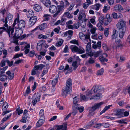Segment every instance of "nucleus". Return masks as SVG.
<instances>
[{"instance_id":"49530a36","label":"nucleus","mask_w":130,"mask_h":130,"mask_svg":"<svg viewBox=\"0 0 130 130\" xmlns=\"http://www.w3.org/2000/svg\"><path fill=\"white\" fill-rule=\"evenodd\" d=\"M49 19V15L47 14H45L43 17V21H48Z\"/></svg>"},{"instance_id":"338daca9","label":"nucleus","mask_w":130,"mask_h":130,"mask_svg":"<svg viewBox=\"0 0 130 130\" xmlns=\"http://www.w3.org/2000/svg\"><path fill=\"white\" fill-rule=\"evenodd\" d=\"M89 5L87 3H85L83 4V8L85 9H86L88 7Z\"/></svg>"},{"instance_id":"ddd939ff","label":"nucleus","mask_w":130,"mask_h":130,"mask_svg":"<svg viewBox=\"0 0 130 130\" xmlns=\"http://www.w3.org/2000/svg\"><path fill=\"white\" fill-rule=\"evenodd\" d=\"M79 100V98L78 96H75L73 98V106L74 107L80 106V104L77 103Z\"/></svg>"},{"instance_id":"a19ab883","label":"nucleus","mask_w":130,"mask_h":130,"mask_svg":"<svg viewBox=\"0 0 130 130\" xmlns=\"http://www.w3.org/2000/svg\"><path fill=\"white\" fill-rule=\"evenodd\" d=\"M39 114L40 116V118H41V119H45V117L44 116V112L43 110H41L40 111Z\"/></svg>"},{"instance_id":"1a4fd4ad","label":"nucleus","mask_w":130,"mask_h":130,"mask_svg":"<svg viewBox=\"0 0 130 130\" xmlns=\"http://www.w3.org/2000/svg\"><path fill=\"white\" fill-rule=\"evenodd\" d=\"M13 18V15L9 13L7 14L6 18L5 20L4 19H2V20L4 23H5L4 24V26H8L7 24L8 21H9L11 20Z\"/></svg>"},{"instance_id":"f8f14e48","label":"nucleus","mask_w":130,"mask_h":130,"mask_svg":"<svg viewBox=\"0 0 130 130\" xmlns=\"http://www.w3.org/2000/svg\"><path fill=\"white\" fill-rule=\"evenodd\" d=\"M123 109H122L117 110L115 111L116 112L115 113V115L119 118L122 117L123 116Z\"/></svg>"},{"instance_id":"393cba45","label":"nucleus","mask_w":130,"mask_h":130,"mask_svg":"<svg viewBox=\"0 0 130 130\" xmlns=\"http://www.w3.org/2000/svg\"><path fill=\"white\" fill-rule=\"evenodd\" d=\"M119 33V36L120 38H122L124 35L126 31V29L125 30L123 29H118Z\"/></svg>"},{"instance_id":"bb28decb","label":"nucleus","mask_w":130,"mask_h":130,"mask_svg":"<svg viewBox=\"0 0 130 130\" xmlns=\"http://www.w3.org/2000/svg\"><path fill=\"white\" fill-rule=\"evenodd\" d=\"M34 14V13L31 10L28 11L27 13V16L28 18H31L33 17Z\"/></svg>"},{"instance_id":"a211bd4d","label":"nucleus","mask_w":130,"mask_h":130,"mask_svg":"<svg viewBox=\"0 0 130 130\" xmlns=\"http://www.w3.org/2000/svg\"><path fill=\"white\" fill-rule=\"evenodd\" d=\"M49 11L50 13H54L57 11V7L55 5L51 6L49 7Z\"/></svg>"},{"instance_id":"864d4df0","label":"nucleus","mask_w":130,"mask_h":130,"mask_svg":"<svg viewBox=\"0 0 130 130\" xmlns=\"http://www.w3.org/2000/svg\"><path fill=\"white\" fill-rule=\"evenodd\" d=\"M11 114H10L8 115L7 117H5L2 120V123H3L5 121L11 116Z\"/></svg>"},{"instance_id":"4d7b16f0","label":"nucleus","mask_w":130,"mask_h":130,"mask_svg":"<svg viewBox=\"0 0 130 130\" xmlns=\"http://www.w3.org/2000/svg\"><path fill=\"white\" fill-rule=\"evenodd\" d=\"M48 71V68H47L43 70L41 75V77H43L45 74L47 73Z\"/></svg>"},{"instance_id":"de8ad7c7","label":"nucleus","mask_w":130,"mask_h":130,"mask_svg":"<svg viewBox=\"0 0 130 130\" xmlns=\"http://www.w3.org/2000/svg\"><path fill=\"white\" fill-rule=\"evenodd\" d=\"M75 108L79 111L80 113L82 112L84 110V108L83 106H78L76 107H75Z\"/></svg>"},{"instance_id":"f257e3e1","label":"nucleus","mask_w":130,"mask_h":130,"mask_svg":"<svg viewBox=\"0 0 130 130\" xmlns=\"http://www.w3.org/2000/svg\"><path fill=\"white\" fill-rule=\"evenodd\" d=\"M103 90L104 89L102 86L95 85L88 92L86 95V96L85 95L80 94L81 99L84 101H86L88 99L90 100V98L93 95V94L94 93L100 92Z\"/></svg>"},{"instance_id":"774afa93","label":"nucleus","mask_w":130,"mask_h":130,"mask_svg":"<svg viewBox=\"0 0 130 130\" xmlns=\"http://www.w3.org/2000/svg\"><path fill=\"white\" fill-rule=\"evenodd\" d=\"M101 123H97L94 126V127L96 128H100L101 126H102L101 125Z\"/></svg>"},{"instance_id":"69168bd1","label":"nucleus","mask_w":130,"mask_h":130,"mask_svg":"<svg viewBox=\"0 0 130 130\" xmlns=\"http://www.w3.org/2000/svg\"><path fill=\"white\" fill-rule=\"evenodd\" d=\"M102 52V50H100L99 51H97L94 54L96 57H98L99 55H100L101 54V53Z\"/></svg>"},{"instance_id":"aec40b11","label":"nucleus","mask_w":130,"mask_h":130,"mask_svg":"<svg viewBox=\"0 0 130 130\" xmlns=\"http://www.w3.org/2000/svg\"><path fill=\"white\" fill-rule=\"evenodd\" d=\"M57 128L56 130H66L67 127V123H64L61 125L57 126Z\"/></svg>"},{"instance_id":"8fccbe9b","label":"nucleus","mask_w":130,"mask_h":130,"mask_svg":"<svg viewBox=\"0 0 130 130\" xmlns=\"http://www.w3.org/2000/svg\"><path fill=\"white\" fill-rule=\"evenodd\" d=\"M87 62L90 64H92L95 62V61L93 58L91 57L87 61Z\"/></svg>"},{"instance_id":"7c9ffc66","label":"nucleus","mask_w":130,"mask_h":130,"mask_svg":"<svg viewBox=\"0 0 130 130\" xmlns=\"http://www.w3.org/2000/svg\"><path fill=\"white\" fill-rule=\"evenodd\" d=\"M8 66H6L0 69V75L5 74H4L5 71L7 69Z\"/></svg>"},{"instance_id":"bf43d9fd","label":"nucleus","mask_w":130,"mask_h":130,"mask_svg":"<svg viewBox=\"0 0 130 130\" xmlns=\"http://www.w3.org/2000/svg\"><path fill=\"white\" fill-rule=\"evenodd\" d=\"M6 62L7 63L8 65L10 67L13 64V62L12 61H10L8 60H6Z\"/></svg>"},{"instance_id":"4468645a","label":"nucleus","mask_w":130,"mask_h":130,"mask_svg":"<svg viewBox=\"0 0 130 130\" xmlns=\"http://www.w3.org/2000/svg\"><path fill=\"white\" fill-rule=\"evenodd\" d=\"M94 93L93 95L90 98V100H99L102 97V94L101 93H98L96 95H95Z\"/></svg>"},{"instance_id":"0eeeda50","label":"nucleus","mask_w":130,"mask_h":130,"mask_svg":"<svg viewBox=\"0 0 130 130\" xmlns=\"http://www.w3.org/2000/svg\"><path fill=\"white\" fill-rule=\"evenodd\" d=\"M116 26L118 29H123L125 30L126 29V22L123 19L120 20L117 24Z\"/></svg>"},{"instance_id":"f3484780","label":"nucleus","mask_w":130,"mask_h":130,"mask_svg":"<svg viewBox=\"0 0 130 130\" xmlns=\"http://www.w3.org/2000/svg\"><path fill=\"white\" fill-rule=\"evenodd\" d=\"M47 26V24L45 23H43L41 24V25L37 27L34 30L35 31L39 29L40 30H43Z\"/></svg>"},{"instance_id":"0e129e2a","label":"nucleus","mask_w":130,"mask_h":130,"mask_svg":"<svg viewBox=\"0 0 130 130\" xmlns=\"http://www.w3.org/2000/svg\"><path fill=\"white\" fill-rule=\"evenodd\" d=\"M101 125H102V126L106 128H108L110 126L109 124L107 123H101Z\"/></svg>"},{"instance_id":"f704fd0d","label":"nucleus","mask_w":130,"mask_h":130,"mask_svg":"<svg viewBox=\"0 0 130 130\" xmlns=\"http://www.w3.org/2000/svg\"><path fill=\"white\" fill-rule=\"evenodd\" d=\"M112 105H109L107 106H106L103 109V110L100 112V115H101L103 114V113H104L108 109H109L110 107Z\"/></svg>"},{"instance_id":"5701e85b","label":"nucleus","mask_w":130,"mask_h":130,"mask_svg":"<svg viewBox=\"0 0 130 130\" xmlns=\"http://www.w3.org/2000/svg\"><path fill=\"white\" fill-rule=\"evenodd\" d=\"M6 74L7 75V77L10 80H12L14 77V73H12L10 71H8L6 72Z\"/></svg>"},{"instance_id":"412c9836","label":"nucleus","mask_w":130,"mask_h":130,"mask_svg":"<svg viewBox=\"0 0 130 130\" xmlns=\"http://www.w3.org/2000/svg\"><path fill=\"white\" fill-rule=\"evenodd\" d=\"M45 119H41L40 118L36 123V126L37 127H39L41 126L44 122Z\"/></svg>"},{"instance_id":"20e7f679","label":"nucleus","mask_w":130,"mask_h":130,"mask_svg":"<svg viewBox=\"0 0 130 130\" xmlns=\"http://www.w3.org/2000/svg\"><path fill=\"white\" fill-rule=\"evenodd\" d=\"M23 33L22 29L17 28L14 34L13 35V33L12 36V38H13V42L15 43L16 45L18 44V39L20 37L21 35Z\"/></svg>"},{"instance_id":"a18cd8bd","label":"nucleus","mask_w":130,"mask_h":130,"mask_svg":"<svg viewBox=\"0 0 130 130\" xmlns=\"http://www.w3.org/2000/svg\"><path fill=\"white\" fill-rule=\"evenodd\" d=\"M104 72V70L103 68L101 69L98 70L97 72V75H102Z\"/></svg>"},{"instance_id":"e2e57ef3","label":"nucleus","mask_w":130,"mask_h":130,"mask_svg":"<svg viewBox=\"0 0 130 130\" xmlns=\"http://www.w3.org/2000/svg\"><path fill=\"white\" fill-rule=\"evenodd\" d=\"M19 17H17V18H16V19L14 20V23L13 24V27H14L15 25L17 23L16 22H17L18 23H19Z\"/></svg>"},{"instance_id":"9d476101","label":"nucleus","mask_w":130,"mask_h":130,"mask_svg":"<svg viewBox=\"0 0 130 130\" xmlns=\"http://www.w3.org/2000/svg\"><path fill=\"white\" fill-rule=\"evenodd\" d=\"M57 12L54 14L53 17H56L59 15L60 12H63L64 10V7L63 6H57Z\"/></svg>"},{"instance_id":"4c0bfd02","label":"nucleus","mask_w":130,"mask_h":130,"mask_svg":"<svg viewBox=\"0 0 130 130\" xmlns=\"http://www.w3.org/2000/svg\"><path fill=\"white\" fill-rule=\"evenodd\" d=\"M58 78V77L56 76L55 78L52 80V86L54 87L55 86L56 84L57 83Z\"/></svg>"},{"instance_id":"37998d69","label":"nucleus","mask_w":130,"mask_h":130,"mask_svg":"<svg viewBox=\"0 0 130 130\" xmlns=\"http://www.w3.org/2000/svg\"><path fill=\"white\" fill-rule=\"evenodd\" d=\"M63 40L62 39H61L60 41L56 43V46L57 47H59L61 46L62 45L63 43Z\"/></svg>"},{"instance_id":"f03ea898","label":"nucleus","mask_w":130,"mask_h":130,"mask_svg":"<svg viewBox=\"0 0 130 130\" xmlns=\"http://www.w3.org/2000/svg\"><path fill=\"white\" fill-rule=\"evenodd\" d=\"M72 81L70 79H68L66 82V86L64 89L63 90L62 95L66 97L67 95L70 91L72 89Z\"/></svg>"},{"instance_id":"c756f323","label":"nucleus","mask_w":130,"mask_h":130,"mask_svg":"<svg viewBox=\"0 0 130 130\" xmlns=\"http://www.w3.org/2000/svg\"><path fill=\"white\" fill-rule=\"evenodd\" d=\"M101 5L99 3H97L95 5L91 6V8L96 10H98Z\"/></svg>"},{"instance_id":"e433bc0d","label":"nucleus","mask_w":130,"mask_h":130,"mask_svg":"<svg viewBox=\"0 0 130 130\" xmlns=\"http://www.w3.org/2000/svg\"><path fill=\"white\" fill-rule=\"evenodd\" d=\"M79 64V63H77V62L76 61H73L72 63V66L74 67V68L73 69V70H76V69L78 67V66Z\"/></svg>"},{"instance_id":"13d9d810","label":"nucleus","mask_w":130,"mask_h":130,"mask_svg":"<svg viewBox=\"0 0 130 130\" xmlns=\"http://www.w3.org/2000/svg\"><path fill=\"white\" fill-rule=\"evenodd\" d=\"M35 52V51L33 50L30 51L29 53V56L32 57L34 55Z\"/></svg>"},{"instance_id":"4be33fe9","label":"nucleus","mask_w":130,"mask_h":130,"mask_svg":"<svg viewBox=\"0 0 130 130\" xmlns=\"http://www.w3.org/2000/svg\"><path fill=\"white\" fill-rule=\"evenodd\" d=\"M40 1L46 7H49L51 5V3L50 0H41Z\"/></svg>"},{"instance_id":"dca6fc26","label":"nucleus","mask_w":130,"mask_h":130,"mask_svg":"<svg viewBox=\"0 0 130 130\" xmlns=\"http://www.w3.org/2000/svg\"><path fill=\"white\" fill-rule=\"evenodd\" d=\"M37 17L36 16L30 18L29 20V24L30 26H33L37 21Z\"/></svg>"},{"instance_id":"ea45409f","label":"nucleus","mask_w":130,"mask_h":130,"mask_svg":"<svg viewBox=\"0 0 130 130\" xmlns=\"http://www.w3.org/2000/svg\"><path fill=\"white\" fill-rule=\"evenodd\" d=\"M66 17L69 18H72L73 17L71 14L70 13L67 12H65L63 14V17Z\"/></svg>"},{"instance_id":"9b49d317","label":"nucleus","mask_w":130,"mask_h":130,"mask_svg":"<svg viewBox=\"0 0 130 130\" xmlns=\"http://www.w3.org/2000/svg\"><path fill=\"white\" fill-rule=\"evenodd\" d=\"M112 17H110L109 14H107L104 19V25L107 26L112 21Z\"/></svg>"},{"instance_id":"052dcab7","label":"nucleus","mask_w":130,"mask_h":130,"mask_svg":"<svg viewBox=\"0 0 130 130\" xmlns=\"http://www.w3.org/2000/svg\"><path fill=\"white\" fill-rule=\"evenodd\" d=\"M79 37L82 40H84V39L85 35L83 33H79Z\"/></svg>"},{"instance_id":"a878e982","label":"nucleus","mask_w":130,"mask_h":130,"mask_svg":"<svg viewBox=\"0 0 130 130\" xmlns=\"http://www.w3.org/2000/svg\"><path fill=\"white\" fill-rule=\"evenodd\" d=\"M34 9L35 11L39 12L42 10V8L41 6L39 5L36 4L34 6Z\"/></svg>"},{"instance_id":"39448f33","label":"nucleus","mask_w":130,"mask_h":130,"mask_svg":"<svg viewBox=\"0 0 130 130\" xmlns=\"http://www.w3.org/2000/svg\"><path fill=\"white\" fill-rule=\"evenodd\" d=\"M103 102H101L94 104L92 107L89 108V113L91 115H93L95 113L94 111L96 109H98L101 107V105L103 104Z\"/></svg>"},{"instance_id":"58836bf2","label":"nucleus","mask_w":130,"mask_h":130,"mask_svg":"<svg viewBox=\"0 0 130 130\" xmlns=\"http://www.w3.org/2000/svg\"><path fill=\"white\" fill-rule=\"evenodd\" d=\"M28 117V115H23L22 119L20 121L21 122L25 123Z\"/></svg>"},{"instance_id":"c03bdc74","label":"nucleus","mask_w":130,"mask_h":130,"mask_svg":"<svg viewBox=\"0 0 130 130\" xmlns=\"http://www.w3.org/2000/svg\"><path fill=\"white\" fill-rule=\"evenodd\" d=\"M91 43L90 42L87 43L86 46V50L87 52H89L91 48Z\"/></svg>"},{"instance_id":"680f3d73","label":"nucleus","mask_w":130,"mask_h":130,"mask_svg":"<svg viewBox=\"0 0 130 130\" xmlns=\"http://www.w3.org/2000/svg\"><path fill=\"white\" fill-rule=\"evenodd\" d=\"M104 34L105 36L107 37L109 34V29L108 28H106L105 29L104 31Z\"/></svg>"},{"instance_id":"c9c22d12","label":"nucleus","mask_w":130,"mask_h":130,"mask_svg":"<svg viewBox=\"0 0 130 130\" xmlns=\"http://www.w3.org/2000/svg\"><path fill=\"white\" fill-rule=\"evenodd\" d=\"M114 8L116 10H118L119 11H120L123 9L122 6L120 5H118L115 6Z\"/></svg>"},{"instance_id":"6ab92c4d","label":"nucleus","mask_w":130,"mask_h":130,"mask_svg":"<svg viewBox=\"0 0 130 130\" xmlns=\"http://www.w3.org/2000/svg\"><path fill=\"white\" fill-rule=\"evenodd\" d=\"M18 26V27L17 28L22 29L23 28H24L25 26V21L23 20H21L19 22Z\"/></svg>"},{"instance_id":"7ed1b4c3","label":"nucleus","mask_w":130,"mask_h":130,"mask_svg":"<svg viewBox=\"0 0 130 130\" xmlns=\"http://www.w3.org/2000/svg\"><path fill=\"white\" fill-rule=\"evenodd\" d=\"M4 31H6L8 34L10 38H12V35L14 32V29L12 28L10 26H4V24L3 27H0V35H2Z\"/></svg>"},{"instance_id":"423d86ee","label":"nucleus","mask_w":130,"mask_h":130,"mask_svg":"<svg viewBox=\"0 0 130 130\" xmlns=\"http://www.w3.org/2000/svg\"><path fill=\"white\" fill-rule=\"evenodd\" d=\"M70 48L73 52H76L79 54L83 53L85 52V50L82 47H79L78 48L75 45L71 46Z\"/></svg>"},{"instance_id":"2f4dec72","label":"nucleus","mask_w":130,"mask_h":130,"mask_svg":"<svg viewBox=\"0 0 130 130\" xmlns=\"http://www.w3.org/2000/svg\"><path fill=\"white\" fill-rule=\"evenodd\" d=\"M112 16L114 19H116L117 18L121 17L122 14L119 13H113L112 14Z\"/></svg>"},{"instance_id":"2eb2a0df","label":"nucleus","mask_w":130,"mask_h":130,"mask_svg":"<svg viewBox=\"0 0 130 130\" xmlns=\"http://www.w3.org/2000/svg\"><path fill=\"white\" fill-rule=\"evenodd\" d=\"M79 15L78 19L80 20V21L82 20L83 18L84 19L86 18V15L85 14V12L83 10H80L79 13Z\"/></svg>"},{"instance_id":"603ef678","label":"nucleus","mask_w":130,"mask_h":130,"mask_svg":"<svg viewBox=\"0 0 130 130\" xmlns=\"http://www.w3.org/2000/svg\"><path fill=\"white\" fill-rule=\"evenodd\" d=\"M104 19V17L103 16L100 17L99 19V23L103 24L104 23L103 20Z\"/></svg>"},{"instance_id":"6e6552de","label":"nucleus","mask_w":130,"mask_h":130,"mask_svg":"<svg viewBox=\"0 0 130 130\" xmlns=\"http://www.w3.org/2000/svg\"><path fill=\"white\" fill-rule=\"evenodd\" d=\"M40 97V94L38 93L35 94L33 96L32 103L33 106L35 105L37 102L39 101Z\"/></svg>"},{"instance_id":"79ce46f5","label":"nucleus","mask_w":130,"mask_h":130,"mask_svg":"<svg viewBox=\"0 0 130 130\" xmlns=\"http://www.w3.org/2000/svg\"><path fill=\"white\" fill-rule=\"evenodd\" d=\"M84 40L85 41H87L88 40H89V41L90 42V35L89 34H86L85 35V37H84Z\"/></svg>"},{"instance_id":"72a5a7b5","label":"nucleus","mask_w":130,"mask_h":130,"mask_svg":"<svg viewBox=\"0 0 130 130\" xmlns=\"http://www.w3.org/2000/svg\"><path fill=\"white\" fill-rule=\"evenodd\" d=\"M113 34L111 36L112 39H116L118 36V32L116 30H114L113 31Z\"/></svg>"},{"instance_id":"3c124183","label":"nucleus","mask_w":130,"mask_h":130,"mask_svg":"<svg viewBox=\"0 0 130 130\" xmlns=\"http://www.w3.org/2000/svg\"><path fill=\"white\" fill-rule=\"evenodd\" d=\"M110 9V7L109 6L107 5V6H104L103 11L104 12H106V11Z\"/></svg>"},{"instance_id":"5fc2aeb1","label":"nucleus","mask_w":130,"mask_h":130,"mask_svg":"<svg viewBox=\"0 0 130 130\" xmlns=\"http://www.w3.org/2000/svg\"><path fill=\"white\" fill-rule=\"evenodd\" d=\"M45 40H42L39 41L37 43V46H42Z\"/></svg>"},{"instance_id":"09e8293b","label":"nucleus","mask_w":130,"mask_h":130,"mask_svg":"<svg viewBox=\"0 0 130 130\" xmlns=\"http://www.w3.org/2000/svg\"><path fill=\"white\" fill-rule=\"evenodd\" d=\"M100 61L101 62H106L108 61L107 59L103 57H102L101 58H99Z\"/></svg>"},{"instance_id":"473e14b6","label":"nucleus","mask_w":130,"mask_h":130,"mask_svg":"<svg viewBox=\"0 0 130 130\" xmlns=\"http://www.w3.org/2000/svg\"><path fill=\"white\" fill-rule=\"evenodd\" d=\"M8 79L7 76L5 74L0 75V80L1 81H5Z\"/></svg>"},{"instance_id":"c85d7f7f","label":"nucleus","mask_w":130,"mask_h":130,"mask_svg":"<svg viewBox=\"0 0 130 130\" xmlns=\"http://www.w3.org/2000/svg\"><path fill=\"white\" fill-rule=\"evenodd\" d=\"M95 121V119H93L92 120L89 124H88L86 125L84 127L85 128H88L91 126L92 125H93L94 124Z\"/></svg>"},{"instance_id":"cd10ccee","label":"nucleus","mask_w":130,"mask_h":130,"mask_svg":"<svg viewBox=\"0 0 130 130\" xmlns=\"http://www.w3.org/2000/svg\"><path fill=\"white\" fill-rule=\"evenodd\" d=\"M101 42L100 41H98L97 42L96 45L93 44L92 47L95 49H96L98 48L100 49L101 48Z\"/></svg>"},{"instance_id":"b1692460","label":"nucleus","mask_w":130,"mask_h":130,"mask_svg":"<svg viewBox=\"0 0 130 130\" xmlns=\"http://www.w3.org/2000/svg\"><path fill=\"white\" fill-rule=\"evenodd\" d=\"M73 31L72 30H69L66 31V32L64 33V35L63 36L66 37L68 35L69 36L68 37V38L69 39H71V37L73 34Z\"/></svg>"},{"instance_id":"6e6d98bb","label":"nucleus","mask_w":130,"mask_h":130,"mask_svg":"<svg viewBox=\"0 0 130 130\" xmlns=\"http://www.w3.org/2000/svg\"><path fill=\"white\" fill-rule=\"evenodd\" d=\"M38 38L39 39L43 38L44 39H46L47 38V36L43 34H40L38 36Z\"/></svg>"}]
</instances>
